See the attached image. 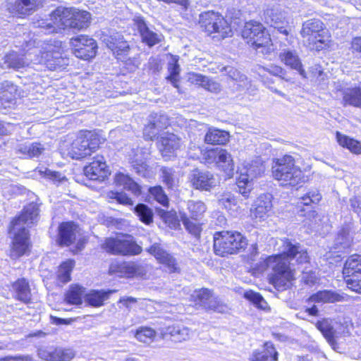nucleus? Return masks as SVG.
Segmentation results:
<instances>
[{"label": "nucleus", "mask_w": 361, "mask_h": 361, "mask_svg": "<svg viewBox=\"0 0 361 361\" xmlns=\"http://www.w3.org/2000/svg\"><path fill=\"white\" fill-rule=\"evenodd\" d=\"M279 250L280 254L267 257L260 262L257 269L264 272L269 269L273 271L270 278L271 283L277 288L285 289L294 279V273L289 267V260L295 259L300 263L308 262V255L298 243H293L290 240L280 239Z\"/></svg>", "instance_id": "1"}, {"label": "nucleus", "mask_w": 361, "mask_h": 361, "mask_svg": "<svg viewBox=\"0 0 361 361\" xmlns=\"http://www.w3.org/2000/svg\"><path fill=\"white\" fill-rule=\"evenodd\" d=\"M59 49L60 46L45 42H39L37 47L28 49L23 56L14 51L8 54L4 57L1 67L19 70L32 63L43 64L49 70H56L61 66L62 58Z\"/></svg>", "instance_id": "2"}, {"label": "nucleus", "mask_w": 361, "mask_h": 361, "mask_svg": "<svg viewBox=\"0 0 361 361\" xmlns=\"http://www.w3.org/2000/svg\"><path fill=\"white\" fill-rule=\"evenodd\" d=\"M38 216L39 207L32 202L26 206L21 214L11 221L9 228L10 233L13 234L10 252L11 258H18L27 252L30 243L27 228L37 222Z\"/></svg>", "instance_id": "3"}, {"label": "nucleus", "mask_w": 361, "mask_h": 361, "mask_svg": "<svg viewBox=\"0 0 361 361\" xmlns=\"http://www.w3.org/2000/svg\"><path fill=\"white\" fill-rule=\"evenodd\" d=\"M271 171L274 178L283 186L296 187L303 181L302 171L290 155L274 159Z\"/></svg>", "instance_id": "4"}, {"label": "nucleus", "mask_w": 361, "mask_h": 361, "mask_svg": "<svg viewBox=\"0 0 361 361\" xmlns=\"http://www.w3.org/2000/svg\"><path fill=\"white\" fill-rule=\"evenodd\" d=\"M243 37L247 40L256 51L263 54H269L273 49L270 35L264 27L256 21L245 23L242 32Z\"/></svg>", "instance_id": "5"}, {"label": "nucleus", "mask_w": 361, "mask_h": 361, "mask_svg": "<svg viewBox=\"0 0 361 361\" xmlns=\"http://www.w3.org/2000/svg\"><path fill=\"white\" fill-rule=\"evenodd\" d=\"M264 171L265 166L259 157H256L250 161H245L241 166H239L238 169L239 177L237 185L240 193L245 197H247L252 189L253 180L258 177H261Z\"/></svg>", "instance_id": "6"}, {"label": "nucleus", "mask_w": 361, "mask_h": 361, "mask_svg": "<svg viewBox=\"0 0 361 361\" xmlns=\"http://www.w3.org/2000/svg\"><path fill=\"white\" fill-rule=\"evenodd\" d=\"M246 238L239 232L224 231L214 235V250L216 255H233L247 245Z\"/></svg>", "instance_id": "7"}, {"label": "nucleus", "mask_w": 361, "mask_h": 361, "mask_svg": "<svg viewBox=\"0 0 361 361\" xmlns=\"http://www.w3.org/2000/svg\"><path fill=\"white\" fill-rule=\"evenodd\" d=\"M300 35L310 49L319 51L329 42V36L324 30V23L319 19H310L302 24Z\"/></svg>", "instance_id": "8"}, {"label": "nucleus", "mask_w": 361, "mask_h": 361, "mask_svg": "<svg viewBox=\"0 0 361 361\" xmlns=\"http://www.w3.org/2000/svg\"><path fill=\"white\" fill-rule=\"evenodd\" d=\"M199 23L209 35L217 41L232 35V30L227 20L213 11L201 13Z\"/></svg>", "instance_id": "9"}, {"label": "nucleus", "mask_w": 361, "mask_h": 361, "mask_svg": "<svg viewBox=\"0 0 361 361\" xmlns=\"http://www.w3.org/2000/svg\"><path fill=\"white\" fill-rule=\"evenodd\" d=\"M316 326L334 348L337 338L349 334L348 322L343 317L323 319L317 322Z\"/></svg>", "instance_id": "10"}, {"label": "nucleus", "mask_w": 361, "mask_h": 361, "mask_svg": "<svg viewBox=\"0 0 361 361\" xmlns=\"http://www.w3.org/2000/svg\"><path fill=\"white\" fill-rule=\"evenodd\" d=\"M99 147V139L92 131H81L68 149V155L79 159L91 154Z\"/></svg>", "instance_id": "11"}, {"label": "nucleus", "mask_w": 361, "mask_h": 361, "mask_svg": "<svg viewBox=\"0 0 361 361\" xmlns=\"http://www.w3.org/2000/svg\"><path fill=\"white\" fill-rule=\"evenodd\" d=\"M343 274L347 287L361 293V255H352L345 261Z\"/></svg>", "instance_id": "12"}, {"label": "nucleus", "mask_w": 361, "mask_h": 361, "mask_svg": "<svg viewBox=\"0 0 361 361\" xmlns=\"http://www.w3.org/2000/svg\"><path fill=\"white\" fill-rule=\"evenodd\" d=\"M104 247L109 252L123 255H136L140 254L142 250L130 235L108 238L104 244Z\"/></svg>", "instance_id": "13"}, {"label": "nucleus", "mask_w": 361, "mask_h": 361, "mask_svg": "<svg viewBox=\"0 0 361 361\" xmlns=\"http://www.w3.org/2000/svg\"><path fill=\"white\" fill-rule=\"evenodd\" d=\"M190 297V300L193 301L196 306L202 307L205 310L220 313L227 310V306L207 288L195 290Z\"/></svg>", "instance_id": "14"}, {"label": "nucleus", "mask_w": 361, "mask_h": 361, "mask_svg": "<svg viewBox=\"0 0 361 361\" xmlns=\"http://www.w3.org/2000/svg\"><path fill=\"white\" fill-rule=\"evenodd\" d=\"M73 16V8L59 7L52 12L50 22L42 23L39 26L44 30L46 34L56 32L58 29L71 27Z\"/></svg>", "instance_id": "15"}, {"label": "nucleus", "mask_w": 361, "mask_h": 361, "mask_svg": "<svg viewBox=\"0 0 361 361\" xmlns=\"http://www.w3.org/2000/svg\"><path fill=\"white\" fill-rule=\"evenodd\" d=\"M71 45L75 56L83 60H90L96 56V41L87 35H79L71 39Z\"/></svg>", "instance_id": "16"}, {"label": "nucleus", "mask_w": 361, "mask_h": 361, "mask_svg": "<svg viewBox=\"0 0 361 361\" xmlns=\"http://www.w3.org/2000/svg\"><path fill=\"white\" fill-rule=\"evenodd\" d=\"M264 19L268 25L277 29L280 33L285 36L288 35L286 16L279 4L268 6L264 13Z\"/></svg>", "instance_id": "17"}, {"label": "nucleus", "mask_w": 361, "mask_h": 361, "mask_svg": "<svg viewBox=\"0 0 361 361\" xmlns=\"http://www.w3.org/2000/svg\"><path fill=\"white\" fill-rule=\"evenodd\" d=\"M145 267L137 262H112L109 267V272L118 277L134 278L145 274Z\"/></svg>", "instance_id": "18"}, {"label": "nucleus", "mask_w": 361, "mask_h": 361, "mask_svg": "<svg viewBox=\"0 0 361 361\" xmlns=\"http://www.w3.org/2000/svg\"><path fill=\"white\" fill-rule=\"evenodd\" d=\"M336 92L342 94L341 104L343 106H353L361 109V85L344 87L341 83L335 84Z\"/></svg>", "instance_id": "19"}, {"label": "nucleus", "mask_w": 361, "mask_h": 361, "mask_svg": "<svg viewBox=\"0 0 361 361\" xmlns=\"http://www.w3.org/2000/svg\"><path fill=\"white\" fill-rule=\"evenodd\" d=\"M190 181L192 185L197 190L202 191H210L214 188L218 180L215 176L209 171L194 170L190 176Z\"/></svg>", "instance_id": "20"}, {"label": "nucleus", "mask_w": 361, "mask_h": 361, "mask_svg": "<svg viewBox=\"0 0 361 361\" xmlns=\"http://www.w3.org/2000/svg\"><path fill=\"white\" fill-rule=\"evenodd\" d=\"M41 5V0H7L6 10L19 16L30 15Z\"/></svg>", "instance_id": "21"}, {"label": "nucleus", "mask_w": 361, "mask_h": 361, "mask_svg": "<svg viewBox=\"0 0 361 361\" xmlns=\"http://www.w3.org/2000/svg\"><path fill=\"white\" fill-rule=\"evenodd\" d=\"M219 206L225 209L231 215L237 216L243 211V205L245 204L243 200L235 196L230 192H224L217 195Z\"/></svg>", "instance_id": "22"}, {"label": "nucleus", "mask_w": 361, "mask_h": 361, "mask_svg": "<svg viewBox=\"0 0 361 361\" xmlns=\"http://www.w3.org/2000/svg\"><path fill=\"white\" fill-rule=\"evenodd\" d=\"M106 167L104 157L97 155L93 158V161L84 168V173L90 180L101 181L108 175Z\"/></svg>", "instance_id": "23"}, {"label": "nucleus", "mask_w": 361, "mask_h": 361, "mask_svg": "<svg viewBox=\"0 0 361 361\" xmlns=\"http://www.w3.org/2000/svg\"><path fill=\"white\" fill-rule=\"evenodd\" d=\"M38 355L47 361H71L75 354L71 349L42 348L38 350Z\"/></svg>", "instance_id": "24"}, {"label": "nucleus", "mask_w": 361, "mask_h": 361, "mask_svg": "<svg viewBox=\"0 0 361 361\" xmlns=\"http://www.w3.org/2000/svg\"><path fill=\"white\" fill-rule=\"evenodd\" d=\"M100 39L114 52V54L118 56L129 49V45L127 42L123 40V36L118 32L111 34L102 32Z\"/></svg>", "instance_id": "25"}, {"label": "nucleus", "mask_w": 361, "mask_h": 361, "mask_svg": "<svg viewBox=\"0 0 361 361\" xmlns=\"http://www.w3.org/2000/svg\"><path fill=\"white\" fill-rule=\"evenodd\" d=\"M271 207V195L269 194L261 195L255 201L250 209V216L252 219L261 221L267 216Z\"/></svg>", "instance_id": "26"}, {"label": "nucleus", "mask_w": 361, "mask_h": 361, "mask_svg": "<svg viewBox=\"0 0 361 361\" xmlns=\"http://www.w3.org/2000/svg\"><path fill=\"white\" fill-rule=\"evenodd\" d=\"M158 146L162 157L166 160L170 159L178 148V138L173 133L167 132L161 137Z\"/></svg>", "instance_id": "27"}, {"label": "nucleus", "mask_w": 361, "mask_h": 361, "mask_svg": "<svg viewBox=\"0 0 361 361\" xmlns=\"http://www.w3.org/2000/svg\"><path fill=\"white\" fill-rule=\"evenodd\" d=\"M134 22L140 34L142 42L149 47H153L161 41V35L150 30L142 18L137 17L135 18Z\"/></svg>", "instance_id": "28"}, {"label": "nucleus", "mask_w": 361, "mask_h": 361, "mask_svg": "<svg viewBox=\"0 0 361 361\" xmlns=\"http://www.w3.org/2000/svg\"><path fill=\"white\" fill-rule=\"evenodd\" d=\"M347 300L348 295L346 294L339 293L329 290L318 291L312 295L308 299L309 302L318 303L336 302Z\"/></svg>", "instance_id": "29"}, {"label": "nucleus", "mask_w": 361, "mask_h": 361, "mask_svg": "<svg viewBox=\"0 0 361 361\" xmlns=\"http://www.w3.org/2000/svg\"><path fill=\"white\" fill-rule=\"evenodd\" d=\"M279 58L286 66L297 71L302 78H307V73L302 68L301 61L295 51L284 49L280 53Z\"/></svg>", "instance_id": "30"}, {"label": "nucleus", "mask_w": 361, "mask_h": 361, "mask_svg": "<svg viewBox=\"0 0 361 361\" xmlns=\"http://www.w3.org/2000/svg\"><path fill=\"white\" fill-rule=\"evenodd\" d=\"M78 226L73 222H65L59 226V243L61 245H69L76 239Z\"/></svg>", "instance_id": "31"}, {"label": "nucleus", "mask_w": 361, "mask_h": 361, "mask_svg": "<svg viewBox=\"0 0 361 361\" xmlns=\"http://www.w3.org/2000/svg\"><path fill=\"white\" fill-rule=\"evenodd\" d=\"M188 80L191 83L200 85L211 92L217 93L221 90V85L219 82L200 74L195 73H189Z\"/></svg>", "instance_id": "32"}, {"label": "nucleus", "mask_w": 361, "mask_h": 361, "mask_svg": "<svg viewBox=\"0 0 361 361\" xmlns=\"http://www.w3.org/2000/svg\"><path fill=\"white\" fill-rule=\"evenodd\" d=\"M147 252L153 255L160 263L166 264L171 271H174L176 269L175 259L162 249L159 245L154 244L147 249Z\"/></svg>", "instance_id": "33"}, {"label": "nucleus", "mask_w": 361, "mask_h": 361, "mask_svg": "<svg viewBox=\"0 0 361 361\" xmlns=\"http://www.w3.org/2000/svg\"><path fill=\"white\" fill-rule=\"evenodd\" d=\"M216 164L228 177H232L234 171V163L232 156L226 149L219 148Z\"/></svg>", "instance_id": "34"}, {"label": "nucleus", "mask_w": 361, "mask_h": 361, "mask_svg": "<svg viewBox=\"0 0 361 361\" xmlns=\"http://www.w3.org/2000/svg\"><path fill=\"white\" fill-rule=\"evenodd\" d=\"M44 145L37 142L20 143L16 147V150L18 153L28 158L38 157L44 152Z\"/></svg>", "instance_id": "35"}, {"label": "nucleus", "mask_w": 361, "mask_h": 361, "mask_svg": "<svg viewBox=\"0 0 361 361\" xmlns=\"http://www.w3.org/2000/svg\"><path fill=\"white\" fill-rule=\"evenodd\" d=\"M224 70L232 80V82H233V89L236 90H241L247 87L249 81L245 75L242 74L232 66L224 67Z\"/></svg>", "instance_id": "36"}, {"label": "nucleus", "mask_w": 361, "mask_h": 361, "mask_svg": "<svg viewBox=\"0 0 361 361\" xmlns=\"http://www.w3.org/2000/svg\"><path fill=\"white\" fill-rule=\"evenodd\" d=\"M137 152L131 159L130 163L135 170L136 173L139 175L146 177L149 173V166L146 164V155L147 152H144L142 149H137Z\"/></svg>", "instance_id": "37"}, {"label": "nucleus", "mask_w": 361, "mask_h": 361, "mask_svg": "<svg viewBox=\"0 0 361 361\" xmlns=\"http://www.w3.org/2000/svg\"><path fill=\"white\" fill-rule=\"evenodd\" d=\"M278 353L271 342L264 344V349L260 352H254L251 361H277Z\"/></svg>", "instance_id": "38"}, {"label": "nucleus", "mask_w": 361, "mask_h": 361, "mask_svg": "<svg viewBox=\"0 0 361 361\" xmlns=\"http://www.w3.org/2000/svg\"><path fill=\"white\" fill-rule=\"evenodd\" d=\"M336 141L340 146L348 149L355 154H361V142L337 131L336 133Z\"/></svg>", "instance_id": "39"}, {"label": "nucleus", "mask_w": 361, "mask_h": 361, "mask_svg": "<svg viewBox=\"0 0 361 361\" xmlns=\"http://www.w3.org/2000/svg\"><path fill=\"white\" fill-rule=\"evenodd\" d=\"M116 290H91L85 295V300L92 307H100Z\"/></svg>", "instance_id": "40"}, {"label": "nucleus", "mask_w": 361, "mask_h": 361, "mask_svg": "<svg viewBox=\"0 0 361 361\" xmlns=\"http://www.w3.org/2000/svg\"><path fill=\"white\" fill-rule=\"evenodd\" d=\"M229 139V134L217 128H209L204 136V141L210 145H224Z\"/></svg>", "instance_id": "41"}, {"label": "nucleus", "mask_w": 361, "mask_h": 361, "mask_svg": "<svg viewBox=\"0 0 361 361\" xmlns=\"http://www.w3.org/2000/svg\"><path fill=\"white\" fill-rule=\"evenodd\" d=\"M73 16L71 20V28L82 30L89 26L90 13L85 11H80L73 8Z\"/></svg>", "instance_id": "42"}, {"label": "nucleus", "mask_w": 361, "mask_h": 361, "mask_svg": "<svg viewBox=\"0 0 361 361\" xmlns=\"http://www.w3.org/2000/svg\"><path fill=\"white\" fill-rule=\"evenodd\" d=\"M12 287L18 300L24 302H28L30 300V289L28 282L25 279H18L13 284Z\"/></svg>", "instance_id": "43"}, {"label": "nucleus", "mask_w": 361, "mask_h": 361, "mask_svg": "<svg viewBox=\"0 0 361 361\" xmlns=\"http://www.w3.org/2000/svg\"><path fill=\"white\" fill-rule=\"evenodd\" d=\"M115 182L118 185L130 191L135 195L140 194V188L130 177L124 173H118L115 176Z\"/></svg>", "instance_id": "44"}, {"label": "nucleus", "mask_w": 361, "mask_h": 361, "mask_svg": "<svg viewBox=\"0 0 361 361\" xmlns=\"http://www.w3.org/2000/svg\"><path fill=\"white\" fill-rule=\"evenodd\" d=\"M85 294L84 288L78 285L72 286L66 294V300L71 305H80Z\"/></svg>", "instance_id": "45"}, {"label": "nucleus", "mask_w": 361, "mask_h": 361, "mask_svg": "<svg viewBox=\"0 0 361 361\" xmlns=\"http://www.w3.org/2000/svg\"><path fill=\"white\" fill-rule=\"evenodd\" d=\"M284 72L285 71L281 66L274 65L267 67L261 66L258 68L259 75L262 77L264 82H267L265 78H267V74L280 76L283 80L290 82V79L283 76Z\"/></svg>", "instance_id": "46"}, {"label": "nucleus", "mask_w": 361, "mask_h": 361, "mask_svg": "<svg viewBox=\"0 0 361 361\" xmlns=\"http://www.w3.org/2000/svg\"><path fill=\"white\" fill-rule=\"evenodd\" d=\"M187 207L189 215L195 220L201 218L207 210L205 204L202 201H189Z\"/></svg>", "instance_id": "47"}, {"label": "nucleus", "mask_w": 361, "mask_h": 361, "mask_svg": "<svg viewBox=\"0 0 361 361\" xmlns=\"http://www.w3.org/2000/svg\"><path fill=\"white\" fill-rule=\"evenodd\" d=\"M74 265L75 262L73 260H68L63 262L59 266L57 272V278L60 282L66 283L71 280L70 275Z\"/></svg>", "instance_id": "48"}, {"label": "nucleus", "mask_w": 361, "mask_h": 361, "mask_svg": "<svg viewBox=\"0 0 361 361\" xmlns=\"http://www.w3.org/2000/svg\"><path fill=\"white\" fill-rule=\"evenodd\" d=\"M134 211L140 220L145 224H149L153 221L152 210L145 204H138L135 207Z\"/></svg>", "instance_id": "49"}, {"label": "nucleus", "mask_w": 361, "mask_h": 361, "mask_svg": "<svg viewBox=\"0 0 361 361\" xmlns=\"http://www.w3.org/2000/svg\"><path fill=\"white\" fill-rule=\"evenodd\" d=\"M156 335V331L152 328L140 327L136 331L135 336L139 341L148 343L154 341Z\"/></svg>", "instance_id": "50"}, {"label": "nucleus", "mask_w": 361, "mask_h": 361, "mask_svg": "<svg viewBox=\"0 0 361 361\" xmlns=\"http://www.w3.org/2000/svg\"><path fill=\"white\" fill-rule=\"evenodd\" d=\"M169 75L167 79L176 88H179V66L178 65V59H173V63H169Z\"/></svg>", "instance_id": "51"}, {"label": "nucleus", "mask_w": 361, "mask_h": 361, "mask_svg": "<svg viewBox=\"0 0 361 361\" xmlns=\"http://www.w3.org/2000/svg\"><path fill=\"white\" fill-rule=\"evenodd\" d=\"M0 89H3L1 96H0V99L6 100L8 102H12L13 100L16 89L12 83L8 81L1 82Z\"/></svg>", "instance_id": "52"}, {"label": "nucleus", "mask_w": 361, "mask_h": 361, "mask_svg": "<svg viewBox=\"0 0 361 361\" xmlns=\"http://www.w3.org/2000/svg\"><path fill=\"white\" fill-rule=\"evenodd\" d=\"M244 297L251 301L258 308L265 310L267 307V303L260 294L252 290L245 291Z\"/></svg>", "instance_id": "53"}, {"label": "nucleus", "mask_w": 361, "mask_h": 361, "mask_svg": "<svg viewBox=\"0 0 361 361\" xmlns=\"http://www.w3.org/2000/svg\"><path fill=\"white\" fill-rule=\"evenodd\" d=\"M149 122L159 133L161 129L166 128L169 125V118L164 114H152L150 115Z\"/></svg>", "instance_id": "54"}, {"label": "nucleus", "mask_w": 361, "mask_h": 361, "mask_svg": "<svg viewBox=\"0 0 361 361\" xmlns=\"http://www.w3.org/2000/svg\"><path fill=\"white\" fill-rule=\"evenodd\" d=\"M150 195L163 206H167L169 200L161 186L150 188L149 190Z\"/></svg>", "instance_id": "55"}, {"label": "nucleus", "mask_w": 361, "mask_h": 361, "mask_svg": "<svg viewBox=\"0 0 361 361\" xmlns=\"http://www.w3.org/2000/svg\"><path fill=\"white\" fill-rule=\"evenodd\" d=\"M321 198L322 196L317 190L310 191L300 198V203L305 206H308L311 203H318Z\"/></svg>", "instance_id": "56"}, {"label": "nucleus", "mask_w": 361, "mask_h": 361, "mask_svg": "<svg viewBox=\"0 0 361 361\" xmlns=\"http://www.w3.org/2000/svg\"><path fill=\"white\" fill-rule=\"evenodd\" d=\"M109 197L111 199L116 200L118 203L126 206H132L133 204V200L124 192H110Z\"/></svg>", "instance_id": "57"}, {"label": "nucleus", "mask_w": 361, "mask_h": 361, "mask_svg": "<svg viewBox=\"0 0 361 361\" xmlns=\"http://www.w3.org/2000/svg\"><path fill=\"white\" fill-rule=\"evenodd\" d=\"M350 226L347 225L345 227H343L338 233L336 238V245H340L342 247H345L348 245V243L350 240L349 238V232H350Z\"/></svg>", "instance_id": "58"}, {"label": "nucleus", "mask_w": 361, "mask_h": 361, "mask_svg": "<svg viewBox=\"0 0 361 361\" xmlns=\"http://www.w3.org/2000/svg\"><path fill=\"white\" fill-rule=\"evenodd\" d=\"M182 223L184 224L186 230L193 235L194 236L197 237L200 233V226L199 224L197 222L191 221L188 219H186L185 216L182 214Z\"/></svg>", "instance_id": "59"}, {"label": "nucleus", "mask_w": 361, "mask_h": 361, "mask_svg": "<svg viewBox=\"0 0 361 361\" xmlns=\"http://www.w3.org/2000/svg\"><path fill=\"white\" fill-rule=\"evenodd\" d=\"M219 149V148L205 150L202 154L203 159L208 164L216 162Z\"/></svg>", "instance_id": "60"}, {"label": "nucleus", "mask_w": 361, "mask_h": 361, "mask_svg": "<svg viewBox=\"0 0 361 361\" xmlns=\"http://www.w3.org/2000/svg\"><path fill=\"white\" fill-rule=\"evenodd\" d=\"M44 176L54 181L61 182L65 177L60 173L52 171L49 169H45L44 171H39Z\"/></svg>", "instance_id": "61"}, {"label": "nucleus", "mask_w": 361, "mask_h": 361, "mask_svg": "<svg viewBox=\"0 0 361 361\" xmlns=\"http://www.w3.org/2000/svg\"><path fill=\"white\" fill-rule=\"evenodd\" d=\"M159 134L158 130L153 126V125L149 121V123L145 126L143 130V135L145 139L152 140Z\"/></svg>", "instance_id": "62"}, {"label": "nucleus", "mask_w": 361, "mask_h": 361, "mask_svg": "<svg viewBox=\"0 0 361 361\" xmlns=\"http://www.w3.org/2000/svg\"><path fill=\"white\" fill-rule=\"evenodd\" d=\"M323 71L319 65H315L310 68V73H307V78H321V80H323L324 79Z\"/></svg>", "instance_id": "63"}, {"label": "nucleus", "mask_w": 361, "mask_h": 361, "mask_svg": "<svg viewBox=\"0 0 361 361\" xmlns=\"http://www.w3.org/2000/svg\"><path fill=\"white\" fill-rule=\"evenodd\" d=\"M351 47L357 56L361 57V37H355L352 41Z\"/></svg>", "instance_id": "64"}]
</instances>
